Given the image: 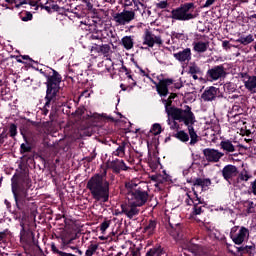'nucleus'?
I'll use <instances>...</instances> for the list:
<instances>
[{"label": "nucleus", "instance_id": "1", "mask_svg": "<svg viewBox=\"0 0 256 256\" xmlns=\"http://www.w3.org/2000/svg\"><path fill=\"white\" fill-rule=\"evenodd\" d=\"M11 190L15 201V209L11 206V202L5 199L4 204L9 213H11L15 221H26L29 214L35 207V199L31 195L33 191V180L29 176V171L21 169L11 178Z\"/></svg>", "mask_w": 256, "mask_h": 256}, {"label": "nucleus", "instance_id": "14", "mask_svg": "<svg viewBox=\"0 0 256 256\" xmlns=\"http://www.w3.org/2000/svg\"><path fill=\"white\" fill-rule=\"evenodd\" d=\"M142 39L143 45H147V47L150 48L155 47V45H163V39L161 36H155V34H153L149 29L145 30Z\"/></svg>", "mask_w": 256, "mask_h": 256}, {"label": "nucleus", "instance_id": "37", "mask_svg": "<svg viewBox=\"0 0 256 256\" xmlns=\"http://www.w3.org/2000/svg\"><path fill=\"white\" fill-rule=\"evenodd\" d=\"M188 73L190 75H201V68L197 64H192L189 66Z\"/></svg>", "mask_w": 256, "mask_h": 256}, {"label": "nucleus", "instance_id": "3", "mask_svg": "<svg viewBox=\"0 0 256 256\" xmlns=\"http://www.w3.org/2000/svg\"><path fill=\"white\" fill-rule=\"evenodd\" d=\"M177 93H171L168 99H162V103L165 106V112L167 114V125H169L171 131H179L181 125L177 120L181 119L188 113H191V107L185 105L184 109L173 106V99H176Z\"/></svg>", "mask_w": 256, "mask_h": 256}, {"label": "nucleus", "instance_id": "4", "mask_svg": "<svg viewBox=\"0 0 256 256\" xmlns=\"http://www.w3.org/2000/svg\"><path fill=\"white\" fill-rule=\"evenodd\" d=\"M40 73L46 77V96L44 101H47L46 106L49 107L51 105V101L57 99V93H59L61 89V81H63V77L57 70L52 69V75H47L43 70H40Z\"/></svg>", "mask_w": 256, "mask_h": 256}, {"label": "nucleus", "instance_id": "27", "mask_svg": "<svg viewBox=\"0 0 256 256\" xmlns=\"http://www.w3.org/2000/svg\"><path fill=\"white\" fill-rule=\"evenodd\" d=\"M220 149L226 151V153H235V145L231 140H222L220 142Z\"/></svg>", "mask_w": 256, "mask_h": 256}, {"label": "nucleus", "instance_id": "53", "mask_svg": "<svg viewBox=\"0 0 256 256\" xmlns=\"http://www.w3.org/2000/svg\"><path fill=\"white\" fill-rule=\"evenodd\" d=\"M120 88L122 91H128L129 93L133 91V86H125V84H120Z\"/></svg>", "mask_w": 256, "mask_h": 256}, {"label": "nucleus", "instance_id": "24", "mask_svg": "<svg viewBox=\"0 0 256 256\" xmlns=\"http://www.w3.org/2000/svg\"><path fill=\"white\" fill-rule=\"evenodd\" d=\"M88 117L90 119H94V121H103V120H106V121H110L111 123H117V119L113 118L112 116H109L107 115V113H102V114H99V113H91L88 114Z\"/></svg>", "mask_w": 256, "mask_h": 256}, {"label": "nucleus", "instance_id": "46", "mask_svg": "<svg viewBox=\"0 0 256 256\" xmlns=\"http://www.w3.org/2000/svg\"><path fill=\"white\" fill-rule=\"evenodd\" d=\"M110 225H111L110 221L102 222L101 225H100V231H102V233H105V231H107V229H109Z\"/></svg>", "mask_w": 256, "mask_h": 256}, {"label": "nucleus", "instance_id": "21", "mask_svg": "<svg viewBox=\"0 0 256 256\" xmlns=\"http://www.w3.org/2000/svg\"><path fill=\"white\" fill-rule=\"evenodd\" d=\"M110 169H112L113 173L119 175L121 171H127L129 167L125 164V161L116 158L110 163Z\"/></svg>", "mask_w": 256, "mask_h": 256}, {"label": "nucleus", "instance_id": "11", "mask_svg": "<svg viewBox=\"0 0 256 256\" xmlns=\"http://www.w3.org/2000/svg\"><path fill=\"white\" fill-rule=\"evenodd\" d=\"M217 98L223 99V93L215 86L207 87L201 95V99L205 102L215 101Z\"/></svg>", "mask_w": 256, "mask_h": 256}, {"label": "nucleus", "instance_id": "5", "mask_svg": "<svg viewBox=\"0 0 256 256\" xmlns=\"http://www.w3.org/2000/svg\"><path fill=\"white\" fill-rule=\"evenodd\" d=\"M191 9H195V3L186 2L181 4L179 7L171 10L170 19L174 21H191L192 19H197L198 14L189 12Z\"/></svg>", "mask_w": 256, "mask_h": 256}, {"label": "nucleus", "instance_id": "31", "mask_svg": "<svg viewBox=\"0 0 256 256\" xmlns=\"http://www.w3.org/2000/svg\"><path fill=\"white\" fill-rule=\"evenodd\" d=\"M86 9L88 11V13H90L93 19H98L99 18V10H97V8L93 7V4L91 3V1L86 3Z\"/></svg>", "mask_w": 256, "mask_h": 256}, {"label": "nucleus", "instance_id": "56", "mask_svg": "<svg viewBox=\"0 0 256 256\" xmlns=\"http://www.w3.org/2000/svg\"><path fill=\"white\" fill-rule=\"evenodd\" d=\"M132 256H141V248L132 249Z\"/></svg>", "mask_w": 256, "mask_h": 256}, {"label": "nucleus", "instance_id": "36", "mask_svg": "<svg viewBox=\"0 0 256 256\" xmlns=\"http://www.w3.org/2000/svg\"><path fill=\"white\" fill-rule=\"evenodd\" d=\"M246 215H251L255 213V203L253 201H246Z\"/></svg>", "mask_w": 256, "mask_h": 256}, {"label": "nucleus", "instance_id": "57", "mask_svg": "<svg viewBox=\"0 0 256 256\" xmlns=\"http://www.w3.org/2000/svg\"><path fill=\"white\" fill-rule=\"evenodd\" d=\"M21 59H23L24 61H30L31 63H35V60L31 57H29V55H20Z\"/></svg>", "mask_w": 256, "mask_h": 256}, {"label": "nucleus", "instance_id": "25", "mask_svg": "<svg viewBox=\"0 0 256 256\" xmlns=\"http://www.w3.org/2000/svg\"><path fill=\"white\" fill-rule=\"evenodd\" d=\"M193 50L196 53H205L209 49V41L203 42V41H198V42H193Z\"/></svg>", "mask_w": 256, "mask_h": 256}, {"label": "nucleus", "instance_id": "41", "mask_svg": "<svg viewBox=\"0 0 256 256\" xmlns=\"http://www.w3.org/2000/svg\"><path fill=\"white\" fill-rule=\"evenodd\" d=\"M188 250L194 255H199L201 253V246L199 244H193L188 247Z\"/></svg>", "mask_w": 256, "mask_h": 256}, {"label": "nucleus", "instance_id": "34", "mask_svg": "<svg viewBox=\"0 0 256 256\" xmlns=\"http://www.w3.org/2000/svg\"><path fill=\"white\" fill-rule=\"evenodd\" d=\"M33 151V147H31V145L29 144H25V143H22L20 145V153L21 155H23V157H27V154L26 153H31Z\"/></svg>", "mask_w": 256, "mask_h": 256}, {"label": "nucleus", "instance_id": "23", "mask_svg": "<svg viewBox=\"0 0 256 256\" xmlns=\"http://www.w3.org/2000/svg\"><path fill=\"white\" fill-rule=\"evenodd\" d=\"M181 231V225L179 223L175 225L171 222L168 223L167 232L173 239H179L181 237Z\"/></svg>", "mask_w": 256, "mask_h": 256}, {"label": "nucleus", "instance_id": "40", "mask_svg": "<svg viewBox=\"0 0 256 256\" xmlns=\"http://www.w3.org/2000/svg\"><path fill=\"white\" fill-rule=\"evenodd\" d=\"M9 137L15 139L17 137V125L15 123H11L9 126V132H7Z\"/></svg>", "mask_w": 256, "mask_h": 256}, {"label": "nucleus", "instance_id": "49", "mask_svg": "<svg viewBox=\"0 0 256 256\" xmlns=\"http://www.w3.org/2000/svg\"><path fill=\"white\" fill-rule=\"evenodd\" d=\"M224 88L228 91V93H235V87H233V84L231 82L226 83L224 85Z\"/></svg>", "mask_w": 256, "mask_h": 256}, {"label": "nucleus", "instance_id": "55", "mask_svg": "<svg viewBox=\"0 0 256 256\" xmlns=\"http://www.w3.org/2000/svg\"><path fill=\"white\" fill-rule=\"evenodd\" d=\"M215 1H217V0H206L205 4L203 5V8L207 9V8L211 7V5H213V3H215Z\"/></svg>", "mask_w": 256, "mask_h": 256}, {"label": "nucleus", "instance_id": "20", "mask_svg": "<svg viewBox=\"0 0 256 256\" xmlns=\"http://www.w3.org/2000/svg\"><path fill=\"white\" fill-rule=\"evenodd\" d=\"M91 53L95 55H104V57H109V53H111V46L109 44H94L91 47Z\"/></svg>", "mask_w": 256, "mask_h": 256}, {"label": "nucleus", "instance_id": "15", "mask_svg": "<svg viewBox=\"0 0 256 256\" xmlns=\"http://www.w3.org/2000/svg\"><path fill=\"white\" fill-rule=\"evenodd\" d=\"M202 153L208 163H219V161H221V158L225 156L223 152L215 148H205Z\"/></svg>", "mask_w": 256, "mask_h": 256}, {"label": "nucleus", "instance_id": "48", "mask_svg": "<svg viewBox=\"0 0 256 256\" xmlns=\"http://www.w3.org/2000/svg\"><path fill=\"white\" fill-rule=\"evenodd\" d=\"M252 251H255V244L251 246H244V253L251 255Z\"/></svg>", "mask_w": 256, "mask_h": 256}, {"label": "nucleus", "instance_id": "28", "mask_svg": "<svg viewBox=\"0 0 256 256\" xmlns=\"http://www.w3.org/2000/svg\"><path fill=\"white\" fill-rule=\"evenodd\" d=\"M155 229H157V221L149 220L144 227V233H148V235H153L155 233Z\"/></svg>", "mask_w": 256, "mask_h": 256}, {"label": "nucleus", "instance_id": "43", "mask_svg": "<svg viewBox=\"0 0 256 256\" xmlns=\"http://www.w3.org/2000/svg\"><path fill=\"white\" fill-rule=\"evenodd\" d=\"M57 102V99H54L53 101L50 102V104L47 106V100H45V104H44V110L43 113L44 115H48L49 113V109H51V107H55V103Z\"/></svg>", "mask_w": 256, "mask_h": 256}, {"label": "nucleus", "instance_id": "18", "mask_svg": "<svg viewBox=\"0 0 256 256\" xmlns=\"http://www.w3.org/2000/svg\"><path fill=\"white\" fill-rule=\"evenodd\" d=\"M175 80L173 78H165L159 81L156 85V91L160 97H167L169 95V85H173Z\"/></svg>", "mask_w": 256, "mask_h": 256}, {"label": "nucleus", "instance_id": "6", "mask_svg": "<svg viewBox=\"0 0 256 256\" xmlns=\"http://www.w3.org/2000/svg\"><path fill=\"white\" fill-rule=\"evenodd\" d=\"M178 123H184V125L188 129V133L190 136V145H195L199 141V136L197 135V132H195V128L193 125L197 122L195 119V114L193 111L189 112L188 114H185L181 118H178Z\"/></svg>", "mask_w": 256, "mask_h": 256}, {"label": "nucleus", "instance_id": "52", "mask_svg": "<svg viewBox=\"0 0 256 256\" xmlns=\"http://www.w3.org/2000/svg\"><path fill=\"white\" fill-rule=\"evenodd\" d=\"M209 186H211V179H209V178H204V179H202V188H204V187H209Z\"/></svg>", "mask_w": 256, "mask_h": 256}, {"label": "nucleus", "instance_id": "32", "mask_svg": "<svg viewBox=\"0 0 256 256\" xmlns=\"http://www.w3.org/2000/svg\"><path fill=\"white\" fill-rule=\"evenodd\" d=\"M125 147H127V142L123 141L121 145H119L116 151L113 152V155L116 157H125Z\"/></svg>", "mask_w": 256, "mask_h": 256}, {"label": "nucleus", "instance_id": "22", "mask_svg": "<svg viewBox=\"0 0 256 256\" xmlns=\"http://www.w3.org/2000/svg\"><path fill=\"white\" fill-rule=\"evenodd\" d=\"M167 255V250L161 244H156L152 248L148 249L145 256H163Z\"/></svg>", "mask_w": 256, "mask_h": 256}, {"label": "nucleus", "instance_id": "2", "mask_svg": "<svg viewBox=\"0 0 256 256\" xmlns=\"http://www.w3.org/2000/svg\"><path fill=\"white\" fill-rule=\"evenodd\" d=\"M86 189L90 191L91 197L94 201H102L107 203L109 201V193L111 183L107 180V171L103 173H96L86 183Z\"/></svg>", "mask_w": 256, "mask_h": 256}, {"label": "nucleus", "instance_id": "8", "mask_svg": "<svg viewBox=\"0 0 256 256\" xmlns=\"http://www.w3.org/2000/svg\"><path fill=\"white\" fill-rule=\"evenodd\" d=\"M126 199L138 207H143L149 201V193L143 188H139L132 193H126Z\"/></svg>", "mask_w": 256, "mask_h": 256}, {"label": "nucleus", "instance_id": "13", "mask_svg": "<svg viewBox=\"0 0 256 256\" xmlns=\"http://www.w3.org/2000/svg\"><path fill=\"white\" fill-rule=\"evenodd\" d=\"M139 207L137 204H133L129 200H126L121 204V213L126 215L128 219H133V217H137L139 215Z\"/></svg>", "mask_w": 256, "mask_h": 256}, {"label": "nucleus", "instance_id": "10", "mask_svg": "<svg viewBox=\"0 0 256 256\" xmlns=\"http://www.w3.org/2000/svg\"><path fill=\"white\" fill-rule=\"evenodd\" d=\"M135 19V11L124 9L120 13L114 15V21L118 25H127Z\"/></svg>", "mask_w": 256, "mask_h": 256}, {"label": "nucleus", "instance_id": "60", "mask_svg": "<svg viewBox=\"0 0 256 256\" xmlns=\"http://www.w3.org/2000/svg\"><path fill=\"white\" fill-rule=\"evenodd\" d=\"M132 3L134 4V6L139 9V5H141V7H143V2H141V0H132Z\"/></svg>", "mask_w": 256, "mask_h": 256}, {"label": "nucleus", "instance_id": "38", "mask_svg": "<svg viewBox=\"0 0 256 256\" xmlns=\"http://www.w3.org/2000/svg\"><path fill=\"white\" fill-rule=\"evenodd\" d=\"M20 19L24 22L33 21V14L29 11L22 12L20 13Z\"/></svg>", "mask_w": 256, "mask_h": 256}, {"label": "nucleus", "instance_id": "42", "mask_svg": "<svg viewBox=\"0 0 256 256\" xmlns=\"http://www.w3.org/2000/svg\"><path fill=\"white\" fill-rule=\"evenodd\" d=\"M9 138V133H7V128H4L2 133L0 134V149L3 147L5 140Z\"/></svg>", "mask_w": 256, "mask_h": 256}, {"label": "nucleus", "instance_id": "26", "mask_svg": "<svg viewBox=\"0 0 256 256\" xmlns=\"http://www.w3.org/2000/svg\"><path fill=\"white\" fill-rule=\"evenodd\" d=\"M120 45L126 49V51H131L135 46V41L133 40V36H124L121 41Z\"/></svg>", "mask_w": 256, "mask_h": 256}, {"label": "nucleus", "instance_id": "45", "mask_svg": "<svg viewBox=\"0 0 256 256\" xmlns=\"http://www.w3.org/2000/svg\"><path fill=\"white\" fill-rule=\"evenodd\" d=\"M187 183H192L193 187H202L203 178H196L193 180H187Z\"/></svg>", "mask_w": 256, "mask_h": 256}, {"label": "nucleus", "instance_id": "62", "mask_svg": "<svg viewBox=\"0 0 256 256\" xmlns=\"http://www.w3.org/2000/svg\"><path fill=\"white\" fill-rule=\"evenodd\" d=\"M236 253H241V255H243L245 253V247L241 246V247H236Z\"/></svg>", "mask_w": 256, "mask_h": 256}, {"label": "nucleus", "instance_id": "12", "mask_svg": "<svg viewBox=\"0 0 256 256\" xmlns=\"http://www.w3.org/2000/svg\"><path fill=\"white\" fill-rule=\"evenodd\" d=\"M25 220L19 221L20 223V241L24 245H28L31 247V245L35 244V235L31 232V230H26L25 229Z\"/></svg>", "mask_w": 256, "mask_h": 256}, {"label": "nucleus", "instance_id": "16", "mask_svg": "<svg viewBox=\"0 0 256 256\" xmlns=\"http://www.w3.org/2000/svg\"><path fill=\"white\" fill-rule=\"evenodd\" d=\"M192 191L194 193V195L196 196V198L191 199V203H193V211H192V215H201V213H204L205 210H203V207H205V205H207V203H205V200L201 199V197H199V194H197V191H195V188H192Z\"/></svg>", "mask_w": 256, "mask_h": 256}, {"label": "nucleus", "instance_id": "47", "mask_svg": "<svg viewBox=\"0 0 256 256\" xmlns=\"http://www.w3.org/2000/svg\"><path fill=\"white\" fill-rule=\"evenodd\" d=\"M156 7L158 9H167V7H169V3L165 0H163V1H160L159 3H157Z\"/></svg>", "mask_w": 256, "mask_h": 256}, {"label": "nucleus", "instance_id": "33", "mask_svg": "<svg viewBox=\"0 0 256 256\" xmlns=\"http://www.w3.org/2000/svg\"><path fill=\"white\" fill-rule=\"evenodd\" d=\"M151 181L156 183L154 186L159 187L160 185H163L165 183V178L161 174L151 175L150 176Z\"/></svg>", "mask_w": 256, "mask_h": 256}, {"label": "nucleus", "instance_id": "61", "mask_svg": "<svg viewBox=\"0 0 256 256\" xmlns=\"http://www.w3.org/2000/svg\"><path fill=\"white\" fill-rule=\"evenodd\" d=\"M95 157H97V155L91 154L90 156L86 157V161L91 163L92 161H95Z\"/></svg>", "mask_w": 256, "mask_h": 256}, {"label": "nucleus", "instance_id": "17", "mask_svg": "<svg viewBox=\"0 0 256 256\" xmlns=\"http://www.w3.org/2000/svg\"><path fill=\"white\" fill-rule=\"evenodd\" d=\"M221 173L223 179H225L227 183L231 184V180L239 175V169L235 165L228 164L223 167Z\"/></svg>", "mask_w": 256, "mask_h": 256}, {"label": "nucleus", "instance_id": "7", "mask_svg": "<svg viewBox=\"0 0 256 256\" xmlns=\"http://www.w3.org/2000/svg\"><path fill=\"white\" fill-rule=\"evenodd\" d=\"M230 239L235 245H243L249 239V229L245 226H233L230 230Z\"/></svg>", "mask_w": 256, "mask_h": 256}, {"label": "nucleus", "instance_id": "19", "mask_svg": "<svg viewBox=\"0 0 256 256\" xmlns=\"http://www.w3.org/2000/svg\"><path fill=\"white\" fill-rule=\"evenodd\" d=\"M192 55L191 48H185L177 53H174L173 57L176 59V61H179V63H189V61L192 59Z\"/></svg>", "mask_w": 256, "mask_h": 256}, {"label": "nucleus", "instance_id": "51", "mask_svg": "<svg viewBox=\"0 0 256 256\" xmlns=\"http://www.w3.org/2000/svg\"><path fill=\"white\" fill-rule=\"evenodd\" d=\"M73 243V239H70L66 242V245L68 247V249H72V251H77V249H79V246H71V244Z\"/></svg>", "mask_w": 256, "mask_h": 256}, {"label": "nucleus", "instance_id": "44", "mask_svg": "<svg viewBox=\"0 0 256 256\" xmlns=\"http://www.w3.org/2000/svg\"><path fill=\"white\" fill-rule=\"evenodd\" d=\"M251 179V175L247 173V171L241 172L238 175V181H249Z\"/></svg>", "mask_w": 256, "mask_h": 256}, {"label": "nucleus", "instance_id": "58", "mask_svg": "<svg viewBox=\"0 0 256 256\" xmlns=\"http://www.w3.org/2000/svg\"><path fill=\"white\" fill-rule=\"evenodd\" d=\"M90 39L99 40L101 39V35L99 34V32L92 33Z\"/></svg>", "mask_w": 256, "mask_h": 256}, {"label": "nucleus", "instance_id": "29", "mask_svg": "<svg viewBox=\"0 0 256 256\" xmlns=\"http://www.w3.org/2000/svg\"><path fill=\"white\" fill-rule=\"evenodd\" d=\"M173 137L182 143H187V141H189V134L183 130L177 131V133L173 134Z\"/></svg>", "mask_w": 256, "mask_h": 256}, {"label": "nucleus", "instance_id": "9", "mask_svg": "<svg viewBox=\"0 0 256 256\" xmlns=\"http://www.w3.org/2000/svg\"><path fill=\"white\" fill-rule=\"evenodd\" d=\"M225 77H227V69L224 64L212 66L206 72L207 81H219Z\"/></svg>", "mask_w": 256, "mask_h": 256}, {"label": "nucleus", "instance_id": "54", "mask_svg": "<svg viewBox=\"0 0 256 256\" xmlns=\"http://www.w3.org/2000/svg\"><path fill=\"white\" fill-rule=\"evenodd\" d=\"M222 47H223V49H225L226 51H227V49H231V44H230L229 40H224V41L222 42Z\"/></svg>", "mask_w": 256, "mask_h": 256}, {"label": "nucleus", "instance_id": "35", "mask_svg": "<svg viewBox=\"0 0 256 256\" xmlns=\"http://www.w3.org/2000/svg\"><path fill=\"white\" fill-rule=\"evenodd\" d=\"M254 39H253V35L249 34L246 37H240L237 40V43H241V45H249V43H253Z\"/></svg>", "mask_w": 256, "mask_h": 256}, {"label": "nucleus", "instance_id": "39", "mask_svg": "<svg viewBox=\"0 0 256 256\" xmlns=\"http://www.w3.org/2000/svg\"><path fill=\"white\" fill-rule=\"evenodd\" d=\"M161 131H163V129L161 128V124L159 123L153 124L150 129V133H152L153 135H161Z\"/></svg>", "mask_w": 256, "mask_h": 256}, {"label": "nucleus", "instance_id": "50", "mask_svg": "<svg viewBox=\"0 0 256 256\" xmlns=\"http://www.w3.org/2000/svg\"><path fill=\"white\" fill-rule=\"evenodd\" d=\"M79 9H81V6H76L74 9H72L71 13L77 15L78 17H83V15H85V12L79 13Z\"/></svg>", "mask_w": 256, "mask_h": 256}, {"label": "nucleus", "instance_id": "63", "mask_svg": "<svg viewBox=\"0 0 256 256\" xmlns=\"http://www.w3.org/2000/svg\"><path fill=\"white\" fill-rule=\"evenodd\" d=\"M40 7H41V9H45V11H47V13H51V7H49V6H45V5H43V4H40Z\"/></svg>", "mask_w": 256, "mask_h": 256}, {"label": "nucleus", "instance_id": "64", "mask_svg": "<svg viewBox=\"0 0 256 256\" xmlns=\"http://www.w3.org/2000/svg\"><path fill=\"white\" fill-rule=\"evenodd\" d=\"M252 193L256 195V180L252 183Z\"/></svg>", "mask_w": 256, "mask_h": 256}, {"label": "nucleus", "instance_id": "59", "mask_svg": "<svg viewBox=\"0 0 256 256\" xmlns=\"http://www.w3.org/2000/svg\"><path fill=\"white\" fill-rule=\"evenodd\" d=\"M173 85L175 89H181L183 87V81L180 79L179 82H174Z\"/></svg>", "mask_w": 256, "mask_h": 256}, {"label": "nucleus", "instance_id": "30", "mask_svg": "<svg viewBox=\"0 0 256 256\" xmlns=\"http://www.w3.org/2000/svg\"><path fill=\"white\" fill-rule=\"evenodd\" d=\"M125 189L126 193H135V191H139L141 187H138L137 183H135L134 181H128L125 182Z\"/></svg>", "mask_w": 256, "mask_h": 256}]
</instances>
